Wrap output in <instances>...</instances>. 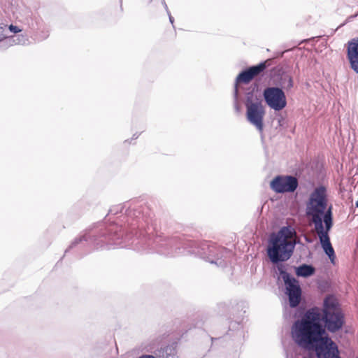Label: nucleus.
I'll return each mask as SVG.
<instances>
[{
  "label": "nucleus",
  "mask_w": 358,
  "mask_h": 358,
  "mask_svg": "<svg viewBox=\"0 0 358 358\" xmlns=\"http://www.w3.org/2000/svg\"><path fill=\"white\" fill-rule=\"evenodd\" d=\"M327 200L326 188L323 186L317 187L310 194L307 205L306 213L311 217L314 229L324 227L325 220L329 219L333 226V218L331 208L327 210Z\"/></svg>",
  "instance_id": "20e7f679"
},
{
  "label": "nucleus",
  "mask_w": 358,
  "mask_h": 358,
  "mask_svg": "<svg viewBox=\"0 0 358 358\" xmlns=\"http://www.w3.org/2000/svg\"><path fill=\"white\" fill-rule=\"evenodd\" d=\"M322 320L327 329L332 333L341 329L344 324V316L341 311L323 313Z\"/></svg>",
  "instance_id": "9d476101"
},
{
  "label": "nucleus",
  "mask_w": 358,
  "mask_h": 358,
  "mask_svg": "<svg viewBox=\"0 0 358 358\" xmlns=\"http://www.w3.org/2000/svg\"><path fill=\"white\" fill-rule=\"evenodd\" d=\"M355 206H356V207L358 208V200L356 201Z\"/></svg>",
  "instance_id": "bb28decb"
},
{
  "label": "nucleus",
  "mask_w": 358,
  "mask_h": 358,
  "mask_svg": "<svg viewBox=\"0 0 358 358\" xmlns=\"http://www.w3.org/2000/svg\"><path fill=\"white\" fill-rule=\"evenodd\" d=\"M94 244L96 248L103 247V245L97 241L96 236L92 231H85L76 238L69 247L65 250V253L69 252L72 248L78 246L85 247L86 245H91Z\"/></svg>",
  "instance_id": "9b49d317"
},
{
  "label": "nucleus",
  "mask_w": 358,
  "mask_h": 358,
  "mask_svg": "<svg viewBox=\"0 0 358 358\" xmlns=\"http://www.w3.org/2000/svg\"><path fill=\"white\" fill-rule=\"evenodd\" d=\"M234 108L236 112H239L240 108L238 104V87L236 86L234 89Z\"/></svg>",
  "instance_id": "4be33fe9"
},
{
  "label": "nucleus",
  "mask_w": 358,
  "mask_h": 358,
  "mask_svg": "<svg viewBox=\"0 0 358 358\" xmlns=\"http://www.w3.org/2000/svg\"><path fill=\"white\" fill-rule=\"evenodd\" d=\"M8 29L10 32L18 34L19 33L22 32V29H20L19 27L10 24L8 26Z\"/></svg>",
  "instance_id": "5701e85b"
},
{
  "label": "nucleus",
  "mask_w": 358,
  "mask_h": 358,
  "mask_svg": "<svg viewBox=\"0 0 358 358\" xmlns=\"http://www.w3.org/2000/svg\"><path fill=\"white\" fill-rule=\"evenodd\" d=\"M357 358H358V357H357Z\"/></svg>",
  "instance_id": "cd10ccee"
},
{
  "label": "nucleus",
  "mask_w": 358,
  "mask_h": 358,
  "mask_svg": "<svg viewBox=\"0 0 358 358\" xmlns=\"http://www.w3.org/2000/svg\"><path fill=\"white\" fill-rule=\"evenodd\" d=\"M279 84L281 86L280 88L287 91L291 90L294 86V82L292 76L286 73L282 74L280 76Z\"/></svg>",
  "instance_id": "6ab92c4d"
},
{
  "label": "nucleus",
  "mask_w": 358,
  "mask_h": 358,
  "mask_svg": "<svg viewBox=\"0 0 358 358\" xmlns=\"http://www.w3.org/2000/svg\"><path fill=\"white\" fill-rule=\"evenodd\" d=\"M294 233L291 227H283L270 236L267 255L273 264L285 262L292 257L295 247L292 240Z\"/></svg>",
  "instance_id": "7ed1b4c3"
},
{
  "label": "nucleus",
  "mask_w": 358,
  "mask_h": 358,
  "mask_svg": "<svg viewBox=\"0 0 358 358\" xmlns=\"http://www.w3.org/2000/svg\"><path fill=\"white\" fill-rule=\"evenodd\" d=\"M6 28V25L5 24H0V48H6L4 41L8 36H6L4 33Z\"/></svg>",
  "instance_id": "412c9836"
},
{
  "label": "nucleus",
  "mask_w": 358,
  "mask_h": 358,
  "mask_svg": "<svg viewBox=\"0 0 358 358\" xmlns=\"http://www.w3.org/2000/svg\"><path fill=\"white\" fill-rule=\"evenodd\" d=\"M333 226H331V221L329 219L325 220V226L324 227L315 229L321 245L326 253L327 255L329 257L331 262L334 264V259L336 258L334 250L331 245L330 242V238L329 236V233L332 228Z\"/></svg>",
  "instance_id": "1a4fd4ad"
},
{
  "label": "nucleus",
  "mask_w": 358,
  "mask_h": 358,
  "mask_svg": "<svg viewBox=\"0 0 358 358\" xmlns=\"http://www.w3.org/2000/svg\"><path fill=\"white\" fill-rule=\"evenodd\" d=\"M313 350L317 358H341L337 345L327 336H323Z\"/></svg>",
  "instance_id": "0eeeda50"
},
{
  "label": "nucleus",
  "mask_w": 358,
  "mask_h": 358,
  "mask_svg": "<svg viewBox=\"0 0 358 358\" xmlns=\"http://www.w3.org/2000/svg\"><path fill=\"white\" fill-rule=\"evenodd\" d=\"M297 187L298 180L292 176H278L271 182V188L277 193L293 192Z\"/></svg>",
  "instance_id": "6e6552de"
},
{
  "label": "nucleus",
  "mask_w": 358,
  "mask_h": 358,
  "mask_svg": "<svg viewBox=\"0 0 358 358\" xmlns=\"http://www.w3.org/2000/svg\"><path fill=\"white\" fill-rule=\"evenodd\" d=\"M315 268L311 265L303 264L296 268V274L298 276L309 277L314 274Z\"/></svg>",
  "instance_id": "a211bd4d"
},
{
  "label": "nucleus",
  "mask_w": 358,
  "mask_h": 358,
  "mask_svg": "<svg viewBox=\"0 0 358 358\" xmlns=\"http://www.w3.org/2000/svg\"><path fill=\"white\" fill-rule=\"evenodd\" d=\"M347 57L350 68L358 73V38H354L347 44Z\"/></svg>",
  "instance_id": "2eb2a0df"
},
{
  "label": "nucleus",
  "mask_w": 358,
  "mask_h": 358,
  "mask_svg": "<svg viewBox=\"0 0 358 358\" xmlns=\"http://www.w3.org/2000/svg\"><path fill=\"white\" fill-rule=\"evenodd\" d=\"M263 96L267 106L275 111H280L287 106L285 92L279 87H268L264 89Z\"/></svg>",
  "instance_id": "423d86ee"
},
{
  "label": "nucleus",
  "mask_w": 358,
  "mask_h": 358,
  "mask_svg": "<svg viewBox=\"0 0 358 358\" xmlns=\"http://www.w3.org/2000/svg\"><path fill=\"white\" fill-rule=\"evenodd\" d=\"M118 223L110 224L107 229L109 239L118 247L133 246L134 250L139 252L155 251L157 253L173 257L187 252L194 254L217 266L224 267L232 255L230 250L209 241L195 242L178 236L166 237L161 234L151 236L148 232L139 231L135 237L129 234L123 237L122 227Z\"/></svg>",
  "instance_id": "f257e3e1"
},
{
  "label": "nucleus",
  "mask_w": 358,
  "mask_h": 358,
  "mask_svg": "<svg viewBox=\"0 0 358 358\" xmlns=\"http://www.w3.org/2000/svg\"><path fill=\"white\" fill-rule=\"evenodd\" d=\"M4 43L7 48L15 45H28L31 43V41L27 34L20 32L18 34L8 36L5 38Z\"/></svg>",
  "instance_id": "dca6fc26"
},
{
  "label": "nucleus",
  "mask_w": 358,
  "mask_h": 358,
  "mask_svg": "<svg viewBox=\"0 0 358 358\" xmlns=\"http://www.w3.org/2000/svg\"><path fill=\"white\" fill-rule=\"evenodd\" d=\"M106 235V232H101V236H105Z\"/></svg>",
  "instance_id": "a878e982"
},
{
  "label": "nucleus",
  "mask_w": 358,
  "mask_h": 358,
  "mask_svg": "<svg viewBox=\"0 0 358 358\" xmlns=\"http://www.w3.org/2000/svg\"><path fill=\"white\" fill-rule=\"evenodd\" d=\"M246 117L248 121L260 132L264 130L265 108L262 101L257 98L247 96L245 101Z\"/></svg>",
  "instance_id": "39448f33"
},
{
  "label": "nucleus",
  "mask_w": 358,
  "mask_h": 358,
  "mask_svg": "<svg viewBox=\"0 0 358 358\" xmlns=\"http://www.w3.org/2000/svg\"><path fill=\"white\" fill-rule=\"evenodd\" d=\"M341 311L337 300L333 296H327L324 301L323 313Z\"/></svg>",
  "instance_id": "f3484780"
},
{
  "label": "nucleus",
  "mask_w": 358,
  "mask_h": 358,
  "mask_svg": "<svg viewBox=\"0 0 358 358\" xmlns=\"http://www.w3.org/2000/svg\"><path fill=\"white\" fill-rule=\"evenodd\" d=\"M164 6H165V8H166V11L168 13L169 17V21L173 24V21H174L173 17L171 16L170 12L168 10L167 6H166V4L165 3H164Z\"/></svg>",
  "instance_id": "b1692460"
},
{
  "label": "nucleus",
  "mask_w": 358,
  "mask_h": 358,
  "mask_svg": "<svg viewBox=\"0 0 358 358\" xmlns=\"http://www.w3.org/2000/svg\"><path fill=\"white\" fill-rule=\"evenodd\" d=\"M138 358H155V357L153 355H141Z\"/></svg>",
  "instance_id": "393cba45"
},
{
  "label": "nucleus",
  "mask_w": 358,
  "mask_h": 358,
  "mask_svg": "<svg viewBox=\"0 0 358 358\" xmlns=\"http://www.w3.org/2000/svg\"><path fill=\"white\" fill-rule=\"evenodd\" d=\"M277 268L280 275L285 282H287L289 280L294 278L292 277L290 274L286 271L285 266L284 265L279 264L278 265Z\"/></svg>",
  "instance_id": "aec40b11"
},
{
  "label": "nucleus",
  "mask_w": 358,
  "mask_h": 358,
  "mask_svg": "<svg viewBox=\"0 0 358 358\" xmlns=\"http://www.w3.org/2000/svg\"><path fill=\"white\" fill-rule=\"evenodd\" d=\"M118 213H121L118 219H120V222H127L129 224V220H132L134 217H137V212L131 208L129 203L124 204H118L116 206H112L108 212V216L110 217L112 215H117ZM139 214V212H138Z\"/></svg>",
  "instance_id": "f8f14e48"
},
{
  "label": "nucleus",
  "mask_w": 358,
  "mask_h": 358,
  "mask_svg": "<svg viewBox=\"0 0 358 358\" xmlns=\"http://www.w3.org/2000/svg\"><path fill=\"white\" fill-rule=\"evenodd\" d=\"M286 285L287 294L289 297V305L292 308L296 307L301 299V289L299 285V282L294 278H292L287 282H285Z\"/></svg>",
  "instance_id": "4468645a"
},
{
  "label": "nucleus",
  "mask_w": 358,
  "mask_h": 358,
  "mask_svg": "<svg viewBox=\"0 0 358 358\" xmlns=\"http://www.w3.org/2000/svg\"><path fill=\"white\" fill-rule=\"evenodd\" d=\"M266 68V62H261L258 65L252 66L248 69L243 71L236 78L235 87H238V83H250L255 76L259 75Z\"/></svg>",
  "instance_id": "ddd939ff"
},
{
  "label": "nucleus",
  "mask_w": 358,
  "mask_h": 358,
  "mask_svg": "<svg viewBox=\"0 0 358 358\" xmlns=\"http://www.w3.org/2000/svg\"><path fill=\"white\" fill-rule=\"evenodd\" d=\"M320 321L321 314L317 308L308 310L292 327V336L294 342L303 349L313 350L325 333Z\"/></svg>",
  "instance_id": "f03ea898"
}]
</instances>
